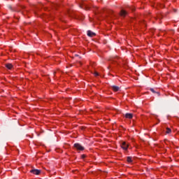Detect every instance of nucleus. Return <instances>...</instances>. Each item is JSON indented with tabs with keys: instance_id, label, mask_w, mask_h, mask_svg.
Segmentation results:
<instances>
[{
	"instance_id": "dca6fc26",
	"label": "nucleus",
	"mask_w": 179,
	"mask_h": 179,
	"mask_svg": "<svg viewBox=\"0 0 179 179\" xmlns=\"http://www.w3.org/2000/svg\"><path fill=\"white\" fill-rule=\"evenodd\" d=\"M132 10H134V9L133 8Z\"/></svg>"
},
{
	"instance_id": "9d476101",
	"label": "nucleus",
	"mask_w": 179,
	"mask_h": 179,
	"mask_svg": "<svg viewBox=\"0 0 179 179\" xmlns=\"http://www.w3.org/2000/svg\"><path fill=\"white\" fill-rule=\"evenodd\" d=\"M127 161L128 163H132V157H127Z\"/></svg>"
},
{
	"instance_id": "4468645a",
	"label": "nucleus",
	"mask_w": 179,
	"mask_h": 179,
	"mask_svg": "<svg viewBox=\"0 0 179 179\" xmlns=\"http://www.w3.org/2000/svg\"><path fill=\"white\" fill-rule=\"evenodd\" d=\"M81 157H82V159H85V157H86V155H83L81 156Z\"/></svg>"
},
{
	"instance_id": "ddd939ff",
	"label": "nucleus",
	"mask_w": 179,
	"mask_h": 179,
	"mask_svg": "<svg viewBox=\"0 0 179 179\" xmlns=\"http://www.w3.org/2000/svg\"><path fill=\"white\" fill-rule=\"evenodd\" d=\"M94 76H99V73L96 72V71H95V72L94 73Z\"/></svg>"
},
{
	"instance_id": "1a4fd4ad",
	"label": "nucleus",
	"mask_w": 179,
	"mask_h": 179,
	"mask_svg": "<svg viewBox=\"0 0 179 179\" xmlns=\"http://www.w3.org/2000/svg\"><path fill=\"white\" fill-rule=\"evenodd\" d=\"M150 92H152V93H157L158 96H160V92L155 91L153 88H150Z\"/></svg>"
},
{
	"instance_id": "6e6552de",
	"label": "nucleus",
	"mask_w": 179,
	"mask_h": 179,
	"mask_svg": "<svg viewBox=\"0 0 179 179\" xmlns=\"http://www.w3.org/2000/svg\"><path fill=\"white\" fill-rule=\"evenodd\" d=\"M125 117L127 118H129V120H131V118H132V117H134V115L131 113H126Z\"/></svg>"
},
{
	"instance_id": "423d86ee",
	"label": "nucleus",
	"mask_w": 179,
	"mask_h": 179,
	"mask_svg": "<svg viewBox=\"0 0 179 179\" xmlns=\"http://www.w3.org/2000/svg\"><path fill=\"white\" fill-rule=\"evenodd\" d=\"M111 87L113 92H118L120 90V87L118 86L113 85Z\"/></svg>"
},
{
	"instance_id": "7ed1b4c3",
	"label": "nucleus",
	"mask_w": 179,
	"mask_h": 179,
	"mask_svg": "<svg viewBox=\"0 0 179 179\" xmlns=\"http://www.w3.org/2000/svg\"><path fill=\"white\" fill-rule=\"evenodd\" d=\"M121 148H122L124 150H127V149H128V144H127L126 142L122 141L121 143Z\"/></svg>"
},
{
	"instance_id": "9b49d317",
	"label": "nucleus",
	"mask_w": 179,
	"mask_h": 179,
	"mask_svg": "<svg viewBox=\"0 0 179 179\" xmlns=\"http://www.w3.org/2000/svg\"><path fill=\"white\" fill-rule=\"evenodd\" d=\"M166 134H171V129L167 127L166 131Z\"/></svg>"
},
{
	"instance_id": "f257e3e1",
	"label": "nucleus",
	"mask_w": 179,
	"mask_h": 179,
	"mask_svg": "<svg viewBox=\"0 0 179 179\" xmlns=\"http://www.w3.org/2000/svg\"><path fill=\"white\" fill-rule=\"evenodd\" d=\"M74 148H76L77 150H85V147L82 146V145L78 143L74 144Z\"/></svg>"
},
{
	"instance_id": "f8f14e48",
	"label": "nucleus",
	"mask_w": 179,
	"mask_h": 179,
	"mask_svg": "<svg viewBox=\"0 0 179 179\" xmlns=\"http://www.w3.org/2000/svg\"><path fill=\"white\" fill-rule=\"evenodd\" d=\"M84 8H85V9H86V10H89V9H90V6H89L87 5H85Z\"/></svg>"
},
{
	"instance_id": "39448f33",
	"label": "nucleus",
	"mask_w": 179,
	"mask_h": 179,
	"mask_svg": "<svg viewBox=\"0 0 179 179\" xmlns=\"http://www.w3.org/2000/svg\"><path fill=\"white\" fill-rule=\"evenodd\" d=\"M87 36L89 37H94V36H96V33H94L92 31H87Z\"/></svg>"
},
{
	"instance_id": "f03ea898",
	"label": "nucleus",
	"mask_w": 179,
	"mask_h": 179,
	"mask_svg": "<svg viewBox=\"0 0 179 179\" xmlns=\"http://www.w3.org/2000/svg\"><path fill=\"white\" fill-rule=\"evenodd\" d=\"M30 173L35 174L36 176H39L40 173H41V171L38 169H32L30 171Z\"/></svg>"
},
{
	"instance_id": "20e7f679",
	"label": "nucleus",
	"mask_w": 179,
	"mask_h": 179,
	"mask_svg": "<svg viewBox=\"0 0 179 179\" xmlns=\"http://www.w3.org/2000/svg\"><path fill=\"white\" fill-rule=\"evenodd\" d=\"M128 15V12H127L124 10H122L120 11V16H122V17H125V16H127Z\"/></svg>"
},
{
	"instance_id": "2eb2a0df",
	"label": "nucleus",
	"mask_w": 179,
	"mask_h": 179,
	"mask_svg": "<svg viewBox=\"0 0 179 179\" xmlns=\"http://www.w3.org/2000/svg\"><path fill=\"white\" fill-rule=\"evenodd\" d=\"M10 9H12V7L11 6H9Z\"/></svg>"
},
{
	"instance_id": "0eeeda50",
	"label": "nucleus",
	"mask_w": 179,
	"mask_h": 179,
	"mask_svg": "<svg viewBox=\"0 0 179 179\" xmlns=\"http://www.w3.org/2000/svg\"><path fill=\"white\" fill-rule=\"evenodd\" d=\"M6 67L7 69H12L13 68V65L10 63L6 64Z\"/></svg>"
},
{
	"instance_id": "f3484780",
	"label": "nucleus",
	"mask_w": 179,
	"mask_h": 179,
	"mask_svg": "<svg viewBox=\"0 0 179 179\" xmlns=\"http://www.w3.org/2000/svg\"><path fill=\"white\" fill-rule=\"evenodd\" d=\"M159 17V19H160V17Z\"/></svg>"
}]
</instances>
